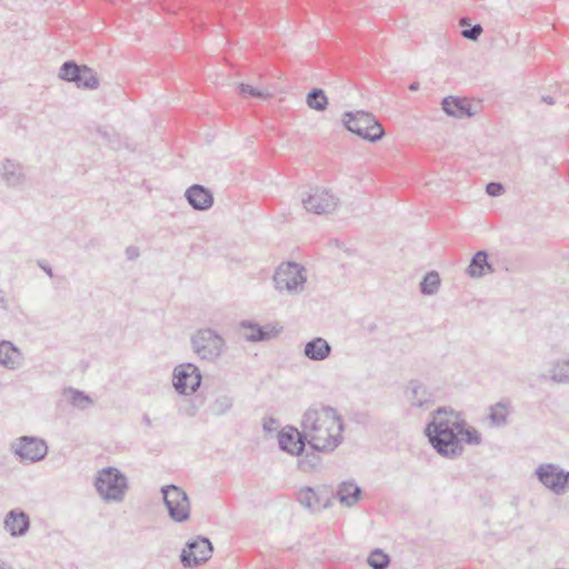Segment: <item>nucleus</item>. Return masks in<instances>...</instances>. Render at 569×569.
Wrapping results in <instances>:
<instances>
[{"mask_svg": "<svg viewBox=\"0 0 569 569\" xmlns=\"http://www.w3.org/2000/svg\"><path fill=\"white\" fill-rule=\"evenodd\" d=\"M425 436L440 457L450 460L463 455L465 445L478 446L482 442L481 433L468 423L462 412L447 406L431 412Z\"/></svg>", "mask_w": 569, "mask_h": 569, "instance_id": "1", "label": "nucleus"}, {"mask_svg": "<svg viewBox=\"0 0 569 569\" xmlns=\"http://www.w3.org/2000/svg\"><path fill=\"white\" fill-rule=\"evenodd\" d=\"M301 429L309 448L332 452L342 442L345 425L333 407L317 402L302 415Z\"/></svg>", "mask_w": 569, "mask_h": 569, "instance_id": "2", "label": "nucleus"}, {"mask_svg": "<svg viewBox=\"0 0 569 569\" xmlns=\"http://www.w3.org/2000/svg\"><path fill=\"white\" fill-rule=\"evenodd\" d=\"M341 120L348 131L371 143L380 141L386 134L377 118L365 110L345 111Z\"/></svg>", "mask_w": 569, "mask_h": 569, "instance_id": "3", "label": "nucleus"}, {"mask_svg": "<svg viewBox=\"0 0 569 569\" xmlns=\"http://www.w3.org/2000/svg\"><path fill=\"white\" fill-rule=\"evenodd\" d=\"M94 488L104 501H122L128 489V479L116 467H106L97 472Z\"/></svg>", "mask_w": 569, "mask_h": 569, "instance_id": "4", "label": "nucleus"}, {"mask_svg": "<svg viewBox=\"0 0 569 569\" xmlns=\"http://www.w3.org/2000/svg\"><path fill=\"white\" fill-rule=\"evenodd\" d=\"M193 352L201 359L214 362L220 358L224 348V339L213 329L197 330L190 339Z\"/></svg>", "mask_w": 569, "mask_h": 569, "instance_id": "5", "label": "nucleus"}, {"mask_svg": "<svg viewBox=\"0 0 569 569\" xmlns=\"http://www.w3.org/2000/svg\"><path fill=\"white\" fill-rule=\"evenodd\" d=\"M306 281L305 267L293 261L281 263L273 274L274 288L279 292L299 293L302 291Z\"/></svg>", "mask_w": 569, "mask_h": 569, "instance_id": "6", "label": "nucleus"}, {"mask_svg": "<svg viewBox=\"0 0 569 569\" xmlns=\"http://www.w3.org/2000/svg\"><path fill=\"white\" fill-rule=\"evenodd\" d=\"M58 77L83 90H96L99 84L97 72L87 64H79L74 60L64 61L58 72Z\"/></svg>", "mask_w": 569, "mask_h": 569, "instance_id": "7", "label": "nucleus"}, {"mask_svg": "<svg viewBox=\"0 0 569 569\" xmlns=\"http://www.w3.org/2000/svg\"><path fill=\"white\" fill-rule=\"evenodd\" d=\"M160 491L170 519L177 523L189 520L190 500L188 493L176 485L162 486Z\"/></svg>", "mask_w": 569, "mask_h": 569, "instance_id": "8", "label": "nucleus"}, {"mask_svg": "<svg viewBox=\"0 0 569 569\" xmlns=\"http://www.w3.org/2000/svg\"><path fill=\"white\" fill-rule=\"evenodd\" d=\"M202 382L199 367L192 362L180 363L172 371V385L180 396H191L198 391Z\"/></svg>", "mask_w": 569, "mask_h": 569, "instance_id": "9", "label": "nucleus"}, {"mask_svg": "<svg viewBox=\"0 0 569 569\" xmlns=\"http://www.w3.org/2000/svg\"><path fill=\"white\" fill-rule=\"evenodd\" d=\"M213 553V545L209 538L197 536L188 540L180 553V562L184 568H196L206 563Z\"/></svg>", "mask_w": 569, "mask_h": 569, "instance_id": "10", "label": "nucleus"}, {"mask_svg": "<svg viewBox=\"0 0 569 569\" xmlns=\"http://www.w3.org/2000/svg\"><path fill=\"white\" fill-rule=\"evenodd\" d=\"M539 482L557 496L569 491V471L556 463H541L535 470Z\"/></svg>", "mask_w": 569, "mask_h": 569, "instance_id": "11", "label": "nucleus"}, {"mask_svg": "<svg viewBox=\"0 0 569 569\" xmlns=\"http://www.w3.org/2000/svg\"><path fill=\"white\" fill-rule=\"evenodd\" d=\"M12 452L20 461L38 462L48 455L47 442L36 436H22L11 446Z\"/></svg>", "mask_w": 569, "mask_h": 569, "instance_id": "12", "label": "nucleus"}, {"mask_svg": "<svg viewBox=\"0 0 569 569\" xmlns=\"http://www.w3.org/2000/svg\"><path fill=\"white\" fill-rule=\"evenodd\" d=\"M307 211L316 214H327L336 210L339 199L329 189L315 187L310 189L307 198H302Z\"/></svg>", "mask_w": 569, "mask_h": 569, "instance_id": "13", "label": "nucleus"}, {"mask_svg": "<svg viewBox=\"0 0 569 569\" xmlns=\"http://www.w3.org/2000/svg\"><path fill=\"white\" fill-rule=\"evenodd\" d=\"M279 449L290 456H301L308 446V438L302 435V429L288 425L277 435Z\"/></svg>", "mask_w": 569, "mask_h": 569, "instance_id": "14", "label": "nucleus"}, {"mask_svg": "<svg viewBox=\"0 0 569 569\" xmlns=\"http://www.w3.org/2000/svg\"><path fill=\"white\" fill-rule=\"evenodd\" d=\"M297 500L311 512L320 511L330 506V490L327 486L318 488L306 486L297 493Z\"/></svg>", "mask_w": 569, "mask_h": 569, "instance_id": "15", "label": "nucleus"}, {"mask_svg": "<svg viewBox=\"0 0 569 569\" xmlns=\"http://www.w3.org/2000/svg\"><path fill=\"white\" fill-rule=\"evenodd\" d=\"M239 329L243 330V338L249 342H261L270 340L279 333L272 325L261 326L253 320H242L239 323Z\"/></svg>", "mask_w": 569, "mask_h": 569, "instance_id": "16", "label": "nucleus"}, {"mask_svg": "<svg viewBox=\"0 0 569 569\" xmlns=\"http://www.w3.org/2000/svg\"><path fill=\"white\" fill-rule=\"evenodd\" d=\"M184 197L188 203L197 211L209 210L214 202L211 190L198 183L190 186L186 190Z\"/></svg>", "mask_w": 569, "mask_h": 569, "instance_id": "17", "label": "nucleus"}, {"mask_svg": "<svg viewBox=\"0 0 569 569\" xmlns=\"http://www.w3.org/2000/svg\"><path fill=\"white\" fill-rule=\"evenodd\" d=\"M441 109L447 116L452 118L465 119L475 116L471 103L467 99L456 96L443 98Z\"/></svg>", "mask_w": 569, "mask_h": 569, "instance_id": "18", "label": "nucleus"}, {"mask_svg": "<svg viewBox=\"0 0 569 569\" xmlns=\"http://www.w3.org/2000/svg\"><path fill=\"white\" fill-rule=\"evenodd\" d=\"M3 527L10 536L22 537L30 528V518L24 511L12 509L6 515Z\"/></svg>", "mask_w": 569, "mask_h": 569, "instance_id": "19", "label": "nucleus"}, {"mask_svg": "<svg viewBox=\"0 0 569 569\" xmlns=\"http://www.w3.org/2000/svg\"><path fill=\"white\" fill-rule=\"evenodd\" d=\"M22 352L21 350L9 340L0 341V366L9 369L16 370L20 368L22 365Z\"/></svg>", "mask_w": 569, "mask_h": 569, "instance_id": "20", "label": "nucleus"}, {"mask_svg": "<svg viewBox=\"0 0 569 569\" xmlns=\"http://www.w3.org/2000/svg\"><path fill=\"white\" fill-rule=\"evenodd\" d=\"M331 345L322 337L312 338L305 345L303 356L311 361H323L330 357Z\"/></svg>", "mask_w": 569, "mask_h": 569, "instance_id": "21", "label": "nucleus"}, {"mask_svg": "<svg viewBox=\"0 0 569 569\" xmlns=\"http://www.w3.org/2000/svg\"><path fill=\"white\" fill-rule=\"evenodd\" d=\"M361 493V487H359L355 480H348L338 485L336 497L341 505L351 508L357 505Z\"/></svg>", "mask_w": 569, "mask_h": 569, "instance_id": "22", "label": "nucleus"}, {"mask_svg": "<svg viewBox=\"0 0 569 569\" xmlns=\"http://www.w3.org/2000/svg\"><path fill=\"white\" fill-rule=\"evenodd\" d=\"M491 272H493V268L489 262V256L486 250L477 251L472 256L470 263L466 269V273L470 278H481Z\"/></svg>", "mask_w": 569, "mask_h": 569, "instance_id": "23", "label": "nucleus"}, {"mask_svg": "<svg viewBox=\"0 0 569 569\" xmlns=\"http://www.w3.org/2000/svg\"><path fill=\"white\" fill-rule=\"evenodd\" d=\"M408 392V398L413 407L423 408L433 401L430 390L419 380L409 382Z\"/></svg>", "mask_w": 569, "mask_h": 569, "instance_id": "24", "label": "nucleus"}, {"mask_svg": "<svg viewBox=\"0 0 569 569\" xmlns=\"http://www.w3.org/2000/svg\"><path fill=\"white\" fill-rule=\"evenodd\" d=\"M320 453L328 452L325 450H316L315 448H310L308 451L305 450V452L299 456L297 468L305 473L318 471L322 466Z\"/></svg>", "mask_w": 569, "mask_h": 569, "instance_id": "25", "label": "nucleus"}, {"mask_svg": "<svg viewBox=\"0 0 569 569\" xmlns=\"http://www.w3.org/2000/svg\"><path fill=\"white\" fill-rule=\"evenodd\" d=\"M2 179L8 187H18L24 181V173L20 163L10 159L2 162Z\"/></svg>", "mask_w": 569, "mask_h": 569, "instance_id": "26", "label": "nucleus"}, {"mask_svg": "<svg viewBox=\"0 0 569 569\" xmlns=\"http://www.w3.org/2000/svg\"><path fill=\"white\" fill-rule=\"evenodd\" d=\"M62 395L73 408L79 410H86L93 405V400L89 393L73 387L64 388Z\"/></svg>", "mask_w": 569, "mask_h": 569, "instance_id": "27", "label": "nucleus"}, {"mask_svg": "<svg viewBox=\"0 0 569 569\" xmlns=\"http://www.w3.org/2000/svg\"><path fill=\"white\" fill-rule=\"evenodd\" d=\"M306 103L312 110L325 111L329 104V101L323 89L312 88L307 93Z\"/></svg>", "mask_w": 569, "mask_h": 569, "instance_id": "28", "label": "nucleus"}, {"mask_svg": "<svg viewBox=\"0 0 569 569\" xmlns=\"http://www.w3.org/2000/svg\"><path fill=\"white\" fill-rule=\"evenodd\" d=\"M440 276L437 271L427 272L419 283V290L423 296H432L438 292L440 288Z\"/></svg>", "mask_w": 569, "mask_h": 569, "instance_id": "29", "label": "nucleus"}, {"mask_svg": "<svg viewBox=\"0 0 569 569\" xmlns=\"http://www.w3.org/2000/svg\"><path fill=\"white\" fill-rule=\"evenodd\" d=\"M508 403L499 401L490 407L489 420L496 427H503L508 422Z\"/></svg>", "mask_w": 569, "mask_h": 569, "instance_id": "30", "label": "nucleus"}, {"mask_svg": "<svg viewBox=\"0 0 569 569\" xmlns=\"http://www.w3.org/2000/svg\"><path fill=\"white\" fill-rule=\"evenodd\" d=\"M233 406V398L229 395H219L209 406V411L212 416L220 417L231 410Z\"/></svg>", "mask_w": 569, "mask_h": 569, "instance_id": "31", "label": "nucleus"}, {"mask_svg": "<svg viewBox=\"0 0 569 569\" xmlns=\"http://www.w3.org/2000/svg\"><path fill=\"white\" fill-rule=\"evenodd\" d=\"M550 380L557 383H569V359L557 360L553 363Z\"/></svg>", "mask_w": 569, "mask_h": 569, "instance_id": "32", "label": "nucleus"}, {"mask_svg": "<svg viewBox=\"0 0 569 569\" xmlns=\"http://www.w3.org/2000/svg\"><path fill=\"white\" fill-rule=\"evenodd\" d=\"M390 556L380 548L373 549L367 559L371 569H387L390 565Z\"/></svg>", "mask_w": 569, "mask_h": 569, "instance_id": "33", "label": "nucleus"}, {"mask_svg": "<svg viewBox=\"0 0 569 569\" xmlns=\"http://www.w3.org/2000/svg\"><path fill=\"white\" fill-rule=\"evenodd\" d=\"M459 26L463 27L461 30V36L471 41H477L481 36L483 29L480 23H476L473 26L470 24V20L467 17H461L459 19Z\"/></svg>", "mask_w": 569, "mask_h": 569, "instance_id": "34", "label": "nucleus"}, {"mask_svg": "<svg viewBox=\"0 0 569 569\" xmlns=\"http://www.w3.org/2000/svg\"><path fill=\"white\" fill-rule=\"evenodd\" d=\"M97 136L103 140V142L109 146L111 149L116 150L120 147L119 136L113 130H108L106 128L98 127Z\"/></svg>", "mask_w": 569, "mask_h": 569, "instance_id": "35", "label": "nucleus"}, {"mask_svg": "<svg viewBox=\"0 0 569 569\" xmlns=\"http://www.w3.org/2000/svg\"><path fill=\"white\" fill-rule=\"evenodd\" d=\"M237 88H238L239 94L244 98L251 97V98H257V99H266L269 97L268 92H264V91H262L256 87H252L251 84H248V83H239Z\"/></svg>", "mask_w": 569, "mask_h": 569, "instance_id": "36", "label": "nucleus"}, {"mask_svg": "<svg viewBox=\"0 0 569 569\" xmlns=\"http://www.w3.org/2000/svg\"><path fill=\"white\" fill-rule=\"evenodd\" d=\"M486 192L490 197H499L505 192V187L501 182L491 181L486 184Z\"/></svg>", "mask_w": 569, "mask_h": 569, "instance_id": "37", "label": "nucleus"}, {"mask_svg": "<svg viewBox=\"0 0 569 569\" xmlns=\"http://www.w3.org/2000/svg\"><path fill=\"white\" fill-rule=\"evenodd\" d=\"M278 423V420L273 417L263 418L262 429L266 432H272L277 428Z\"/></svg>", "mask_w": 569, "mask_h": 569, "instance_id": "38", "label": "nucleus"}, {"mask_svg": "<svg viewBox=\"0 0 569 569\" xmlns=\"http://www.w3.org/2000/svg\"><path fill=\"white\" fill-rule=\"evenodd\" d=\"M140 250L136 246H129L126 249V256L128 260H134L139 257Z\"/></svg>", "mask_w": 569, "mask_h": 569, "instance_id": "39", "label": "nucleus"}, {"mask_svg": "<svg viewBox=\"0 0 569 569\" xmlns=\"http://www.w3.org/2000/svg\"><path fill=\"white\" fill-rule=\"evenodd\" d=\"M38 266L50 277H53L52 268L46 261H39Z\"/></svg>", "mask_w": 569, "mask_h": 569, "instance_id": "40", "label": "nucleus"}, {"mask_svg": "<svg viewBox=\"0 0 569 569\" xmlns=\"http://www.w3.org/2000/svg\"><path fill=\"white\" fill-rule=\"evenodd\" d=\"M0 307L4 310L8 309V305H7V300H6V295L2 290H0Z\"/></svg>", "mask_w": 569, "mask_h": 569, "instance_id": "41", "label": "nucleus"}, {"mask_svg": "<svg viewBox=\"0 0 569 569\" xmlns=\"http://www.w3.org/2000/svg\"><path fill=\"white\" fill-rule=\"evenodd\" d=\"M541 100H542L543 102H546L547 104H550V106H551V104H555V102H556V101H555V98H553V97H551V96H542V97H541Z\"/></svg>", "mask_w": 569, "mask_h": 569, "instance_id": "42", "label": "nucleus"}, {"mask_svg": "<svg viewBox=\"0 0 569 569\" xmlns=\"http://www.w3.org/2000/svg\"><path fill=\"white\" fill-rule=\"evenodd\" d=\"M419 89V82H412L409 84L410 91H417Z\"/></svg>", "mask_w": 569, "mask_h": 569, "instance_id": "43", "label": "nucleus"}, {"mask_svg": "<svg viewBox=\"0 0 569 569\" xmlns=\"http://www.w3.org/2000/svg\"><path fill=\"white\" fill-rule=\"evenodd\" d=\"M538 379L542 380V381H546V380L550 379V376H548L546 373H541V375L538 376Z\"/></svg>", "mask_w": 569, "mask_h": 569, "instance_id": "44", "label": "nucleus"}, {"mask_svg": "<svg viewBox=\"0 0 569 569\" xmlns=\"http://www.w3.org/2000/svg\"><path fill=\"white\" fill-rule=\"evenodd\" d=\"M143 421L149 426L151 423L150 418L146 415L143 416Z\"/></svg>", "mask_w": 569, "mask_h": 569, "instance_id": "45", "label": "nucleus"}, {"mask_svg": "<svg viewBox=\"0 0 569 569\" xmlns=\"http://www.w3.org/2000/svg\"><path fill=\"white\" fill-rule=\"evenodd\" d=\"M196 411H197L196 407H192V410H191V412L189 415L190 416H194Z\"/></svg>", "mask_w": 569, "mask_h": 569, "instance_id": "46", "label": "nucleus"}, {"mask_svg": "<svg viewBox=\"0 0 569 569\" xmlns=\"http://www.w3.org/2000/svg\"><path fill=\"white\" fill-rule=\"evenodd\" d=\"M0 569H6V563L3 561H0Z\"/></svg>", "mask_w": 569, "mask_h": 569, "instance_id": "47", "label": "nucleus"}]
</instances>
